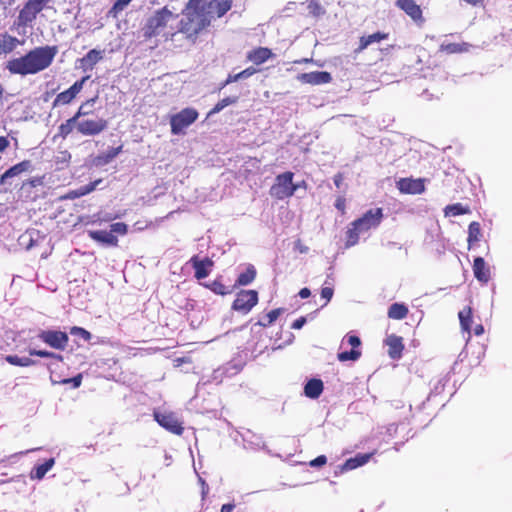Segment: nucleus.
Returning <instances> with one entry per match:
<instances>
[{
  "label": "nucleus",
  "mask_w": 512,
  "mask_h": 512,
  "mask_svg": "<svg viewBox=\"0 0 512 512\" xmlns=\"http://www.w3.org/2000/svg\"><path fill=\"white\" fill-rule=\"evenodd\" d=\"M389 34L381 31H377L373 34L367 35V36H361L359 39V45L355 49V53L359 54L362 51H364L369 45L377 42H381L383 40L388 39Z\"/></svg>",
  "instance_id": "obj_22"
},
{
  "label": "nucleus",
  "mask_w": 512,
  "mask_h": 512,
  "mask_svg": "<svg viewBox=\"0 0 512 512\" xmlns=\"http://www.w3.org/2000/svg\"><path fill=\"white\" fill-rule=\"evenodd\" d=\"M473 273L475 278L481 283H488L491 278L489 266L482 257H476L473 261Z\"/></svg>",
  "instance_id": "obj_19"
},
{
  "label": "nucleus",
  "mask_w": 512,
  "mask_h": 512,
  "mask_svg": "<svg viewBox=\"0 0 512 512\" xmlns=\"http://www.w3.org/2000/svg\"><path fill=\"white\" fill-rule=\"evenodd\" d=\"M70 334L72 335H75V336H79L81 337L82 339H84L85 341H90L91 338H92V335L91 333L82 328V327H79V326H73L70 328Z\"/></svg>",
  "instance_id": "obj_43"
},
{
  "label": "nucleus",
  "mask_w": 512,
  "mask_h": 512,
  "mask_svg": "<svg viewBox=\"0 0 512 512\" xmlns=\"http://www.w3.org/2000/svg\"><path fill=\"white\" fill-rule=\"evenodd\" d=\"M28 353L30 356H38L41 358H51L58 362H63V360H64V357L61 354L51 352L48 350L29 349Z\"/></svg>",
  "instance_id": "obj_38"
},
{
  "label": "nucleus",
  "mask_w": 512,
  "mask_h": 512,
  "mask_svg": "<svg viewBox=\"0 0 512 512\" xmlns=\"http://www.w3.org/2000/svg\"><path fill=\"white\" fill-rule=\"evenodd\" d=\"M132 0H116L111 9L108 11V16L117 18L118 14L130 4Z\"/></svg>",
  "instance_id": "obj_42"
},
{
  "label": "nucleus",
  "mask_w": 512,
  "mask_h": 512,
  "mask_svg": "<svg viewBox=\"0 0 512 512\" xmlns=\"http://www.w3.org/2000/svg\"><path fill=\"white\" fill-rule=\"evenodd\" d=\"M256 290H240L232 303V309L242 314H248L258 303Z\"/></svg>",
  "instance_id": "obj_8"
},
{
  "label": "nucleus",
  "mask_w": 512,
  "mask_h": 512,
  "mask_svg": "<svg viewBox=\"0 0 512 512\" xmlns=\"http://www.w3.org/2000/svg\"><path fill=\"white\" fill-rule=\"evenodd\" d=\"M383 209L375 208L365 212L360 218L351 222L346 231L347 248L355 246L359 242V235L371 229L377 228L383 220Z\"/></svg>",
  "instance_id": "obj_4"
},
{
  "label": "nucleus",
  "mask_w": 512,
  "mask_h": 512,
  "mask_svg": "<svg viewBox=\"0 0 512 512\" xmlns=\"http://www.w3.org/2000/svg\"><path fill=\"white\" fill-rule=\"evenodd\" d=\"M236 81H239V77H238V73L237 74H233V75H229L224 83V85H227L229 83H232V82H236Z\"/></svg>",
  "instance_id": "obj_58"
},
{
  "label": "nucleus",
  "mask_w": 512,
  "mask_h": 512,
  "mask_svg": "<svg viewBox=\"0 0 512 512\" xmlns=\"http://www.w3.org/2000/svg\"><path fill=\"white\" fill-rule=\"evenodd\" d=\"M3 94H4V89L3 87L0 85V101L2 100L3 98Z\"/></svg>",
  "instance_id": "obj_63"
},
{
  "label": "nucleus",
  "mask_w": 512,
  "mask_h": 512,
  "mask_svg": "<svg viewBox=\"0 0 512 512\" xmlns=\"http://www.w3.org/2000/svg\"><path fill=\"white\" fill-rule=\"evenodd\" d=\"M57 53L56 45L35 47L20 57L8 60L6 69L14 75L37 74L50 67Z\"/></svg>",
  "instance_id": "obj_2"
},
{
  "label": "nucleus",
  "mask_w": 512,
  "mask_h": 512,
  "mask_svg": "<svg viewBox=\"0 0 512 512\" xmlns=\"http://www.w3.org/2000/svg\"><path fill=\"white\" fill-rule=\"evenodd\" d=\"M202 484V498L204 499L209 492V487L203 479H200Z\"/></svg>",
  "instance_id": "obj_59"
},
{
  "label": "nucleus",
  "mask_w": 512,
  "mask_h": 512,
  "mask_svg": "<svg viewBox=\"0 0 512 512\" xmlns=\"http://www.w3.org/2000/svg\"><path fill=\"white\" fill-rule=\"evenodd\" d=\"M273 57L274 54L272 50L267 47L254 48L250 50L246 56L247 60L255 65H261Z\"/></svg>",
  "instance_id": "obj_20"
},
{
  "label": "nucleus",
  "mask_w": 512,
  "mask_h": 512,
  "mask_svg": "<svg viewBox=\"0 0 512 512\" xmlns=\"http://www.w3.org/2000/svg\"><path fill=\"white\" fill-rule=\"evenodd\" d=\"M108 121L104 118L97 117L93 119H84L81 117L77 120L76 130L83 136H96L106 130Z\"/></svg>",
  "instance_id": "obj_9"
},
{
  "label": "nucleus",
  "mask_w": 512,
  "mask_h": 512,
  "mask_svg": "<svg viewBox=\"0 0 512 512\" xmlns=\"http://www.w3.org/2000/svg\"><path fill=\"white\" fill-rule=\"evenodd\" d=\"M385 344L388 346V355L391 359L397 360L402 357L404 343L401 336L395 334L388 335L385 339Z\"/></svg>",
  "instance_id": "obj_18"
},
{
  "label": "nucleus",
  "mask_w": 512,
  "mask_h": 512,
  "mask_svg": "<svg viewBox=\"0 0 512 512\" xmlns=\"http://www.w3.org/2000/svg\"><path fill=\"white\" fill-rule=\"evenodd\" d=\"M51 1L52 0H28L19 11L15 25L18 28L31 26L37 19L38 14L42 12Z\"/></svg>",
  "instance_id": "obj_6"
},
{
  "label": "nucleus",
  "mask_w": 512,
  "mask_h": 512,
  "mask_svg": "<svg viewBox=\"0 0 512 512\" xmlns=\"http://www.w3.org/2000/svg\"><path fill=\"white\" fill-rule=\"evenodd\" d=\"M96 99L97 97H94L82 103L78 108L77 112L58 127L57 136L61 137L62 139L67 138L68 135L73 132L74 128H76L77 120L81 117L87 116L90 113V111L87 110L86 107L88 105L92 106Z\"/></svg>",
  "instance_id": "obj_10"
},
{
  "label": "nucleus",
  "mask_w": 512,
  "mask_h": 512,
  "mask_svg": "<svg viewBox=\"0 0 512 512\" xmlns=\"http://www.w3.org/2000/svg\"><path fill=\"white\" fill-rule=\"evenodd\" d=\"M257 72L258 69L254 68L253 66L247 67L246 69L238 73L239 80L249 78Z\"/></svg>",
  "instance_id": "obj_46"
},
{
  "label": "nucleus",
  "mask_w": 512,
  "mask_h": 512,
  "mask_svg": "<svg viewBox=\"0 0 512 512\" xmlns=\"http://www.w3.org/2000/svg\"><path fill=\"white\" fill-rule=\"evenodd\" d=\"M54 463V458H50L46 460L44 463L34 467L30 474L31 479H42L46 475V473L53 467Z\"/></svg>",
  "instance_id": "obj_32"
},
{
  "label": "nucleus",
  "mask_w": 512,
  "mask_h": 512,
  "mask_svg": "<svg viewBox=\"0 0 512 512\" xmlns=\"http://www.w3.org/2000/svg\"><path fill=\"white\" fill-rule=\"evenodd\" d=\"M396 6L404 11L415 23H424L425 19L422 9L414 0H397Z\"/></svg>",
  "instance_id": "obj_14"
},
{
  "label": "nucleus",
  "mask_w": 512,
  "mask_h": 512,
  "mask_svg": "<svg viewBox=\"0 0 512 512\" xmlns=\"http://www.w3.org/2000/svg\"><path fill=\"white\" fill-rule=\"evenodd\" d=\"M311 295V291L310 289L308 288H302L300 291H299V296L302 298V299H306L308 298L309 296Z\"/></svg>",
  "instance_id": "obj_57"
},
{
  "label": "nucleus",
  "mask_w": 512,
  "mask_h": 512,
  "mask_svg": "<svg viewBox=\"0 0 512 512\" xmlns=\"http://www.w3.org/2000/svg\"><path fill=\"white\" fill-rule=\"evenodd\" d=\"M284 309L276 308L268 312L261 320L258 321V325L261 327H269L271 326L277 318L283 313Z\"/></svg>",
  "instance_id": "obj_36"
},
{
  "label": "nucleus",
  "mask_w": 512,
  "mask_h": 512,
  "mask_svg": "<svg viewBox=\"0 0 512 512\" xmlns=\"http://www.w3.org/2000/svg\"><path fill=\"white\" fill-rule=\"evenodd\" d=\"M127 231H128V227L123 222L113 223L110 226V232L112 234L116 233V234H119V235H125V234H127Z\"/></svg>",
  "instance_id": "obj_44"
},
{
  "label": "nucleus",
  "mask_w": 512,
  "mask_h": 512,
  "mask_svg": "<svg viewBox=\"0 0 512 512\" xmlns=\"http://www.w3.org/2000/svg\"><path fill=\"white\" fill-rule=\"evenodd\" d=\"M154 419L156 422L166 429L167 431L175 434V435H182L184 431V427L182 425V422L178 420V418L175 416L174 413H154Z\"/></svg>",
  "instance_id": "obj_12"
},
{
  "label": "nucleus",
  "mask_w": 512,
  "mask_h": 512,
  "mask_svg": "<svg viewBox=\"0 0 512 512\" xmlns=\"http://www.w3.org/2000/svg\"><path fill=\"white\" fill-rule=\"evenodd\" d=\"M334 184L337 188H340L341 185L343 184V180H344V175L343 173L341 172H338L337 174L334 175Z\"/></svg>",
  "instance_id": "obj_53"
},
{
  "label": "nucleus",
  "mask_w": 512,
  "mask_h": 512,
  "mask_svg": "<svg viewBox=\"0 0 512 512\" xmlns=\"http://www.w3.org/2000/svg\"><path fill=\"white\" fill-rule=\"evenodd\" d=\"M484 332V328L482 325H477L474 329V334L479 336V335H482Z\"/></svg>",
  "instance_id": "obj_61"
},
{
  "label": "nucleus",
  "mask_w": 512,
  "mask_h": 512,
  "mask_svg": "<svg viewBox=\"0 0 512 512\" xmlns=\"http://www.w3.org/2000/svg\"><path fill=\"white\" fill-rule=\"evenodd\" d=\"M99 182H100V180H98V181H96V182H93V183H90V184H88L87 186H85V187H84V190L81 192V195H84V194H86V193H90V192H92V191L95 189V187H96L97 183H99Z\"/></svg>",
  "instance_id": "obj_55"
},
{
  "label": "nucleus",
  "mask_w": 512,
  "mask_h": 512,
  "mask_svg": "<svg viewBox=\"0 0 512 512\" xmlns=\"http://www.w3.org/2000/svg\"><path fill=\"white\" fill-rule=\"evenodd\" d=\"M397 188L405 194H422L425 191V179L401 178L397 182Z\"/></svg>",
  "instance_id": "obj_15"
},
{
  "label": "nucleus",
  "mask_w": 512,
  "mask_h": 512,
  "mask_svg": "<svg viewBox=\"0 0 512 512\" xmlns=\"http://www.w3.org/2000/svg\"><path fill=\"white\" fill-rule=\"evenodd\" d=\"M324 385L321 379L312 378L304 386V394L310 399H317L323 392Z\"/></svg>",
  "instance_id": "obj_26"
},
{
  "label": "nucleus",
  "mask_w": 512,
  "mask_h": 512,
  "mask_svg": "<svg viewBox=\"0 0 512 512\" xmlns=\"http://www.w3.org/2000/svg\"><path fill=\"white\" fill-rule=\"evenodd\" d=\"M235 508L234 503H227L221 506L220 512H232Z\"/></svg>",
  "instance_id": "obj_56"
},
{
  "label": "nucleus",
  "mask_w": 512,
  "mask_h": 512,
  "mask_svg": "<svg viewBox=\"0 0 512 512\" xmlns=\"http://www.w3.org/2000/svg\"><path fill=\"white\" fill-rule=\"evenodd\" d=\"M198 116V111L190 107L172 115L170 117L171 133L173 135L183 134L184 130L197 120Z\"/></svg>",
  "instance_id": "obj_7"
},
{
  "label": "nucleus",
  "mask_w": 512,
  "mask_h": 512,
  "mask_svg": "<svg viewBox=\"0 0 512 512\" xmlns=\"http://www.w3.org/2000/svg\"><path fill=\"white\" fill-rule=\"evenodd\" d=\"M232 7V0H188L177 33H181L192 44L215 18H221Z\"/></svg>",
  "instance_id": "obj_1"
},
{
  "label": "nucleus",
  "mask_w": 512,
  "mask_h": 512,
  "mask_svg": "<svg viewBox=\"0 0 512 512\" xmlns=\"http://www.w3.org/2000/svg\"><path fill=\"white\" fill-rule=\"evenodd\" d=\"M460 325L463 331L470 333L472 324V308L467 306L458 314Z\"/></svg>",
  "instance_id": "obj_33"
},
{
  "label": "nucleus",
  "mask_w": 512,
  "mask_h": 512,
  "mask_svg": "<svg viewBox=\"0 0 512 512\" xmlns=\"http://www.w3.org/2000/svg\"><path fill=\"white\" fill-rule=\"evenodd\" d=\"M59 383H62V384L71 383L74 388H78L82 383V374H78L72 378L63 379V380L59 381Z\"/></svg>",
  "instance_id": "obj_45"
},
{
  "label": "nucleus",
  "mask_w": 512,
  "mask_h": 512,
  "mask_svg": "<svg viewBox=\"0 0 512 512\" xmlns=\"http://www.w3.org/2000/svg\"><path fill=\"white\" fill-rule=\"evenodd\" d=\"M327 463V457L325 455H320L315 459L311 460L309 465L311 467H321Z\"/></svg>",
  "instance_id": "obj_48"
},
{
  "label": "nucleus",
  "mask_w": 512,
  "mask_h": 512,
  "mask_svg": "<svg viewBox=\"0 0 512 512\" xmlns=\"http://www.w3.org/2000/svg\"><path fill=\"white\" fill-rule=\"evenodd\" d=\"M177 15L174 14L167 6L157 9L149 16L143 27V36L145 39H152L158 36L164 37L166 40H173L177 32H171V24L176 20Z\"/></svg>",
  "instance_id": "obj_3"
},
{
  "label": "nucleus",
  "mask_w": 512,
  "mask_h": 512,
  "mask_svg": "<svg viewBox=\"0 0 512 512\" xmlns=\"http://www.w3.org/2000/svg\"><path fill=\"white\" fill-rule=\"evenodd\" d=\"M294 173L287 171L276 176L275 182L269 189V194L277 200L290 198L296 192L298 185L293 183Z\"/></svg>",
  "instance_id": "obj_5"
},
{
  "label": "nucleus",
  "mask_w": 512,
  "mask_h": 512,
  "mask_svg": "<svg viewBox=\"0 0 512 512\" xmlns=\"http://www.w3.org/2000/svg\"><path fill=\"white\" fill-rule=\"evenodd\" d=\"M362 353L360 350L352 349L350 351H343L337 354V359L340 362L346 361H357L361 357Z\"/></svg>",
  "instance_id": "obj_41"
},
{
  "label": "nucleus",
  "mask_w": 512,
  "mask_h": 512,
  "mask_svg": "<svg viewBox=\"0 0 512 512\" xmlns=\"http://www.w3.org/2000/svg\"><path fill=\"white\" fill-rule=\"evenodd\" d=\"M103 59V51L97 49H91L85 56H83L80 62V68L83 71H91L94 66Z\"/></svg>",
  "instance_id": "obj_21"
},
{
  "label": "nucleus",
  "mask_w": 512,
  "mask_h": 512,
  "mask_svg": "<svg viewBox=\"0 0 512 512\" xmlns=\"http://www.w3.org/2000/svg\"><path fill=\"white\" fill-rule=\"evenodd\" d=\"M409 313L408 307L403 303H393L388 309V317L394 320H402Z\"/></svg>",
  "instance_id": "obj_30"
},
{
  "label": "nucleus",
  "mask_w": 512,
  "mask_h": 512,
  "mask_svg": "<svg viewBox=\"0 0 512 512\" xmlns=\"http://www.w3.org/2000/svg\"><path fill=\"white\" fill-rule=\"evenodd\" d=\"M189 262L195 270L194 276L197 280L206 278L214 265V262L209 257L200 259L197 255L193 256Z\"/></svg>",
  "instance_id": "obj_17"
},
{
  "label": "nucleus",
  "mask_w": 512,
  "mask_h": 512,
  "mask_svg": "<svg viewBox=\"0 0 512 512\" xmlns=\"http://www.w3.org/2000/svg\"><path fill=\"white\" fill-rule=\"evenodd\" d=\"M123 150V145L118 147L110 148L106 152L97 155L93 162L96 166H105L109 164L114 158H116Z\"/></svg>",
  "instance_id": "obj_27"
},
{
  "label": "nucleus",
  "mask_w": 512,
  "mask_h": 512,
  "mask_svg": "<svg viewBox=\"0 0 512 512\" xmlns=\"http://www.w3.org/2000/svg\"><path fill=\"white\" fill-rule=\"evenodd\" d=\"M312 61H313L312 58H302V59L295 60L293 63L294 64H303V63H310Z\"/></svg>",
  "instance_id": "obj_60"
},
{
  "label": "nucleus",
  "mask_w": 512,
  "mask_h": 512,
  "mask_svg": "<svg viewBox=\"0 0 512 512\" xmlns=\"http://www.w3.org/2000/svg\"><path fill=\"white\" fill-rule=\"evenodd\" d=\"M335 207L342 214H344L345 213V209H346V199L343 196L337 197V199L335 201Z\"/></svg>",
  "instance_id": "obj_49"
},
{
  "label": "nucleus",
  "mask_w": 512,
  "mask_h": 512,
  "mask_svg": "<svg viewBox=\"0 0 512 512\" xmlns=\"http://www.w3.org/2000/svg\"><path fill=\"white\" fill-rule=\"evenodd\" d=\"M38 338L49 347L60 351L65 350L69 343L68 334L59 330H41Z\"/></svg>",
  "instance_id": "obj_11"
},
{
  "label": "nucleus",
  "mask_w": 512,
  "mask_h": 512,
  "mask_svg": "<svg viewBox=\"0 0 512 512\" xmlns=\"http://www.w3.org/2000/svg\"><path fill=\"white\" fill-rule=\"evenodd\" d=\"M371 458V454H357L355 457L349 458L343 465L344 470H353L366 464Z\"/></svg>",
  "instance_id": "obj_31"
},
{
  "label": "nucleus",
  "mask_w": 512,
  "mask_h": 512,
  "mask_svg": "<svg viewBox=\"0 0 512 512\" xmlns=\"http://www.w3.org/2000/svg\"><path fill=\"white\" fill-rule=\"evenodd\" d=\"M256 269L253 265H249L244 272H241L235 282L236 286H247L251 284L256 278Z\"/></svg>",
  "instance_id": "obj_29"
},
{
  "label": "nucleus",
  "mask_w": 512,
  "mask_h": 512,
  "mask_svg": "<svg viewBox=\"0 0 512 512\" xmlns=\"http://www.w3.org/2000/svg\"><path fill=\"white\" fill-rule=\"evenodd\" d=\"M481 236H482V234H481L480 224L476 221L471 222L468 227V238H467L469 248L472 246V244L478 242L480 240Z\"/></svg>",
  "instance_id": "obj_34"
},
{
  "label": "nucleus",
  "mask_w": 512,
  "mask_h": 512,
  "mask_svg": "<svg viewBox=\"0 0 512 512\" xmlns=\"http://www.w3.org/2000/svg\"><path fill=\"white\" fill-rule=\"evenodd\" d=\"M295 250H297L301 254H305L309 251V248L303 244L300 239H297L294 243Z\"/></svg>",
  "instance_id": "obj_51"
},
{
  "label": "nucleus",
  "mask_w": 512,
  "mask_h": 512,
  "mask_svg": "<svg viewBox=\"0 0 512 512\" xmlns=\"http://www.w3.org/2000/svg\"><path fill=\"white\" fill-rule=\"evenodd\" d=\"M175 361L177 362V365H181V364H183V363H188V362H189V360H187V359H186V358H184V357H182V358H177Z\"/></svg>",
  "instance_id": "obj_62"
},
{
  "label": "nucleus",
  "mask_w": 512,
  "mask_h": 512,
  "mask_svg": "<svg viewBox=\"0 0 512 512\" xmlns=\"http://www.w3.org/2000/svg\"><path fill=\"white\" fill-rule=\"evenodd\" d=\"M5 360L14 366L19 367H29L36 364V361L31 359L30 357H19L17 355H7Z\"/></svg>",
  "instance_id": "obj_35"
},
{
  "label": "nucleus",
  "mask_w": 512,
  "mask_h": 512,
  "mask_svg": "<svg viewBox=\"0 0 512 512\" xmlns=\"http://www.w3.org/2000/svg\"><path fill=\"white\" fill-rule=\"evenodd\" d=\"M32 167L30 160H23L12 167H10L8 170H6L3 175L0 178V183L4 184L5 180L8 178H12L15 176L20 175L23 172H26L30 170Z\"/></svg>",
  "instance_id": "obj_25"
},
{
  "label": "nucleus",
  "mask_w": 512,
  "mask_h": 512,
  "mask_svg": "<svg viewBox=\"0 0 512 512\" xmlns=\"http://www.w3.org/2000/svg\"><path fill=\"white\" fill-rule=\"evenodd\" d=\"M89 237L99 243L108 245V246H117L118 239L112 234L110 231L106 230H95L88 232Z\"/></svg>",
  "instance_id": "obj_23"
},
{
  "label": "nucleus",
  "mask_w": 512,
  "mask_h": 512,
  "mask_svg": "<svg viewBox=\"0 0 512 512\" xmlns=\"http://www.w3.org/2000/svg\"><path fill=\"white\" fill-rule=\"evenodd\" d=\"M470 212V209L468 207H464L460 203L451 204L446 206L445 208V214L451 215V216H459L463 214H467Z\"/></svg>",
  "instance_id": "obj_40"
},
{
  "label": "nucleus",
  "mask_w": 512,
  "mask_h": 512,
  "mask_svg": "<svg viewBox=\"0 0 512 512\" xmlns=\"http://www.w3.org/2000/svg\"><path fill=\"white\" fill-rule=\"evenodd\" d=\"M64 154L67 155L69 158L71 157V154H69L67 151H65Z\"/></svg>",
  "instance_id": "obj_64"
},
{
  "label": "nucleus",
  "mask_w": 512,
  "mask_h": 512,
  "mask_svg": "<svg viewBox=\"0 0 512 512\" xmlns=\"http://www.w3.org/2000/svg\"><path fill=\"white\" fill-rule=\"evenodd\" d=\"M88 79L89 76H84L80 80L76 81L67 90L59 93L53 101V107L70 104L82 91L83 86Z\"/></svg>",
  "instance_id": "obj_13"
},
{
  "label": "nucleus",
  "mask_w": 512,
  "mask_h": 512,
  "mask_svg": "<svg viewBox=\"0 0 512 512\" xmlns=\"http://www.w3.org/2000/svg\"><path fill=\"white\" fill-rule=\"evenodd\" d=\"M346 338H347L348 344L351 345L353 347V349L358 348L361 345V340L356 335H349L348 334L346 336Z\"/></svg>",
  "instance_id": "obj_50"
},
{
  "label": "nucleus",
  "mask_w": 512,
  "mask_h": 512,
  "mask_svg": "<svg viewBox=\"0 0 512 512\" xmlns=\"http://www.w3.org/2000/svg\"><path fill=\"white\" fill-rule=\"evenodd\" d=\"M22 44L23 41L5 32L1 35L0 39V54H9Z\"/></svg>",
  "instance_id": "obj_24"
},
{
  "label": "nucleus",
  "mask_w": 512,
  "mask_h": 512,
  "mask_svg": "<svg viewBox=\"0 0 512 512\" xmlns=\"http://www.w3.org/2000/svg\"><path fill=\"white\" fill-rule=\"evenodd\" d=\"M10 145L9 140L5 136H0V153L4 152Z\"/></svg>",
  "instance_id": "obj_54"
},
{
  "label": "nucleus",
  "mask_w": 512,
  "mask_h": 512,
  "mask_svg": "<svg viewBox=\"0 0 512 512\" xmlns=\"http://www.w3.org/2000/svg\"><path fill=\"white\" fill-rule=\"evenodd\" d=\"M306 323V318L305 317H299L298 319H296L292 325H291V328L292 329H295V330H298V329H301L304 324Z\"/></svg>",
  "instance_id": "obj_52"
},
{
  "label": "nucleus",
  "mask_w": 512,
  "mask_h": 512,
  "mask_svg": "<svg viewBox=\"0 0 512 512\" xmlns=\"http://www.w3.org/2000/svg\"><path fill=\"white\" fill-rule=\"evenodd\" d=\"M206 288L210 289L212 292H214L217 295L225 296L227 294L231 293V290L226 287L220 279H215L209 284L204 285Z\"/></svg>",
  "instance_id": "obj_37"
},
{
  "label": "nucleus",
  "mask_w": 512,
  "mask_h": 512,
  "mask_svg": "<svg viewBox=\"0 0 512 512\" xmlns=\"http://www.w3.org/2000/svg\"><path fill=\"white\" fill-rule=\"evenodd\" d=\"M471 48L472 44L468 42L443 43L440 45L439 50L446 54H462L469 52Z\"/></svg>",
  "instance_id": "obj_28"
},
{
  "label": "nucleus",
  "mask_w": 512,
  "mask_h": 512,
  "mask_svg": "<svg viewBox=\"0 0 512 512\" xmlns=\"http://www.w3.org/2000/svg\"><path fill=\"white\" fill-rule=\"evenodd\" d=\"M333 293L334 290L332 287L325 286L321 289V297L325 299L324 305H326L331 300V298L333 297Z\"/></svg>",
  "instance_id": "obj_47"
},
{
  "label": "nucleus",
  "mask_w": 512,
  "mask_h": 512,
  "mask_svg": "<svg viewBox=\"0 0 512 512\" xmlns=\"http://www.w3.org/2000/svg\"><path fill=\"white\" fill-rule=\"evenodd\" d=\"M238 100L237 97H225L218 101L215 106L210 110L208 113V116L219 113L221 110H223L225 107L236 103Z\"/></svg>",
  "instance_id": "obj_39"
},
{
  "label": "nucleus",
  "mask_w": 512,
  "mask_h": 512,
  "mask_svg": "<svg viewBox=\"0 0 512 512\" xmlns=\"http://www.w3.org/2000/svg\"><path fill=\"white\" fill-rule=\"evenodd\" d=\"M297 80L303 84L321 85L330 83L332 76L327 71H313L299 74Z\"/></svg>",
  "instance_id": "obj_16"
}]
</instances>
